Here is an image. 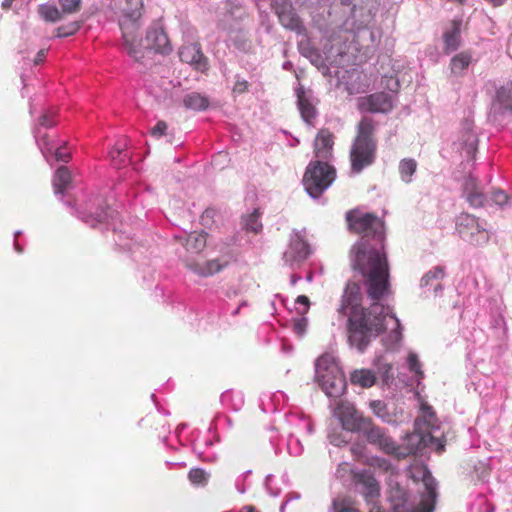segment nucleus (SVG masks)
<instances>
[{
	"label": "nucleus",
	"instance_id": "412c9836",
	"mask_svg": "<svg viewBox=\"0 0 512 512\" xmlns=\"http://www.w3.org/2000/svg\"><path fill=\"white\" fill-rule=\"evenodd\" d=\"M464 193L466 194L467 201L471 206L475 208L483 206L485 196L478 188L477 180L472 176L465 179Z\"/></svg>",
	"mask_w": 512,
	"mask_h": 512
},
{
	"label": "nucleus",
	"instance_id": "603ef678",
	"mask_svg": "<svg viewBox=\"0 0 512 512\" xmlns=\"http://www.w3.org/2000/svg\"><path fill=\"white\" fill-rule=\"evenodd\" d=\"M487 2H489L491 5H493L494 7H499V6H502L507 0H486Z\"/></svg>",
	"mask_w": 512,
	"mask_h": 512
},
{
	"label": "nucleus",
	"instance_id": "f8f14e48",
	"mask_svg": "<svg viewBox=\"0 0 512 512\" xmlns=\"http://www.w3.org/2000/svg\"><path fill=\"white\" fill-rule=\"evenodd\" d=\"M138 40L142 43L143 58L147 50H154L162 54H167L171 51L168 36L159 25L150 26L146 32L145 40L143 41L139 36Z\"/></svg>",
	"mask_w": 512,
	"mask_h": 512
},
{
	"label": "nucleus",
	"instance_id": "cd10ccee",
	"mask_svg": "<svg viewBox=\"0 0 512 512\" xmlns=\"http://www.w3.org/2000/svg\"><path fill=\"white\" fill-rule=\"evenodd\" d=\"M495 100L504 111L512 113V86L497 89Z\"/></svg>",
	"mask_w": 512,
	"mask_h": 512
},
{
	"label": "nucleus",
	"instance_id": "dca6fc26",
	"mask_svg": "<svg viewBox=\"0 0 512 512\" xmlns=\"http://www.w3.org/2000/svg\"><path fill=\"white\" fill-rule=\"evenodd\" d=\"M309 246L300 236H295L291 239L287 250L284 252V260L293 264L305 260L309 255Z\"/></svg>",
	"mask_w": 512,
	"mask_h": 512
},
{
	"label": "nucleus",
	"instance_id": "c9c22d12",
	"mask_svg": "<svg viewBox=\"0 0 512 512\" xmlns=\"http://www.w3.org/2000/svg\"><path fill=\"white\" fill-rule=\"evenodd\" d=\"M63 14H74L81 9V0H58Z\"/></svg>",
	"mask_w": 512,
	"mask_h": 512
},
{
	"label": "nucleus",
	"instance_id": "9b49d317",
	"mask_svg": "<svg viewBox=\"0 0 512 512\" xmlns=\"http://www.w3.org/2000/svg\"><path fill=\"white\" fill-rule=\"evenodd\" d=\"M359 432L363 433L370 444L376 445L387 454H394L398 450L393 439L382 428L376 426L370 418Z\"/></svg>",
	"mask_w": 512,
	"mask_h": 512
},
{
	"label": "nucleus",
	"instance_id": "2f4dec72",
	"mask_svg": "<svg viewBox=\"0 0 512 512\" xmlns=\"http://www.w3.org/2000/svg\"><path fill=\"white\" fill-rule=\"evenodd\" d=\"M43 153L44 155L54 154L55 160L58 162L67 163L72 158L71 153L67 149L66 145L57 147L55 150H53V147L45 142V145L43 147Z\"/></svg>",
	"mask_w": 512,
	"mask_h": 512
},
{
	"label": "nucleus",
	"instance_id": "20e7f679",
	"mask_svg": "<svg viewBox=\"0 0 512 512\" xmlns=\"http://www.w3.org/2000/svg\"><path fill=\"white\" fill-rule=\"evenodd\" d=\"M375 129L376 122L372 118L363 117L359 121L349 154L353 173L358 174L375 162L377 151Z\"/></svg>",
	"mask_w": 512,
	"mask_h": 512
},
{
	"label": "nucleus",
	"instance_id": "5fc2aeb1",
	"mask_svg": "<svg viewBox=\"0 0 512 512\" xmlns=\"http://www.w3.org/2000/svg\"><path fill=\"white\" fill-rule=\"evenodd\" d=\"M212 213L213 211L210 209L205 210V212L202 215V219H204L205 217H210Z\"/></svg>",
	"mask_w": 512,
	"mask_h": 512
},
{
	"label": "nucleus",
	"instance_id": "39448f33",
	"mask_svg": "<svg viewBox=\"0 0 512 512\" xmlns=\"http://www.w3.org/2000/svg\"><path fill=\"white\" fill-rule=\"evenodd\" d=\"M437 428V417L432 407L427 403L421 404V415L415 420V429L408 435V452L416 454L425 447H432L442 453L445 449V439L434 435Z\"/></svg>",
	"mask_w": 512,
	"mask_h": 512
},
{
	"label": "nucleus",
	"instance_id": "a878e982",
	"mask_svg": "<svg viewBox=\"0 0 512 512\" xmlns=\"http://www.w3.org/2000/svg\"><path fill=\"white\" fill-rule=\"evenodd\" d=\"M472 61L471 53L467 51L460 52L452 57L450 61V70L455 75H461Z\"/></svg>",
	"mask_w": 512,
	"mask_h": 512
},
{
	"label": "nucleus",
	"instance_id": "de8ad7c7",
	"mask_svg": "<svg viewBox=\"0 0 512 512\" xmlns=\"http://www.w3.org/2000/svg\"><path fill=\"white\" fill-rule=\"evenodd\" d=\"M45 56H46V50H45V49H41V50L37 53V55H36V57H35V59H34V64L38 65V64H40L41 62H43V60H44Z\"/></svg>",
	"mask_w": 512,
	"mask_h": 512
},
{
	"label": "nucleus",
	"instance_id": "f03ea898",
	"mask_svg": "<svg viewBox=\"0 0 512 512\" xmlns=\"http://www.w3.org/2000/svg\"><path fill=\"white\" fill-rule=\"evenodd\" d=\"M389 290V288L387 289ZM379 300H373L371 309H365L361 305L362 294L359 284L348 282L345 286L338 313L348 316L347 330L349 341L352 345L363 351L370 342L371 336H377L385 329L383 323V307L379 305Z\"/></svg>",
	"mask_w": 512,
	"mask_h": 512
},
{
	"label": "nucleus",
	"instance_id": "ea45409f",
	"mask_svg": "<svg viewBox=\"0 0 512 512\" xmlns=\"http://www.w3.org/2000/svg\"><path fill=\"white\" fill-rule=\"evenodd\" d=\"M408 365L409 369L414 372L415 374L419 375L420 377L423 376V372L421 370V364L420 361L415 354H410L408 356Z\"/></svg>",
	"mask_w": 512,
	"mask_h": 512
},
{
	"label": "nucleus",
	"instance_id": "0eeeda50",
	"mask_svg": "<svg viewBox=\"0 0 512 512\" xmlns=\"http://www.w3.org/2000/svg\"><path fill=\"white\" fill-rule=\"evenodd\" d=\"M336 170L327 162L312 161L306 168L303 184L308 194L319 197L334 181Z\"/></svg>",
	"mask_w": 512,
	"mask_h": 512
},
{
	"label": "nucleus",
	"instance_id": "4468645a",
	"mask_svg": "<svg viewBox=\"0 0 512 512\" xmlns=\"http://www.w3.org/2000/svg\"><path fill=\"white\" fill-rule=\"evenodd\" d=\"M360 111L370 113H388L393 109V97L385 92H377L360 97L357 101Z\"/></svg>",
	"mask_w": 512,
	"mask_h": 512
},
{
	"label": "nucleus",
	"instance_id": "49530a36",
	"mask_svg": "<svg viewBox=\"0 0 512 512\" xmlns=\"http://www.w3.org/2000/svg\"><path fill=\"white\" fill-rule=\"evenodd\" d=\"M296 302L299 304H303L305 306V310L303 313H306L308 311V307L310 304L309 298L305 295H300L297 297Z\"/></svg>",
	"mask_w": 512,
	"mask_h": 512
},
{
	"label": "nucleus",
	"instance_id": "3c124183",
	"mask_svg": "<svg viewBox=\"0 0 512 512\" xmlns=\"http://www.w3.org/2000/svg\"><path fill=\"white\" fill-rule=\"evenodd\" d=\"M106 219L104 216L99 215L97 219L92 220L91 222L89 220H85L87 223H90L92 227L95 226L96 223L104 222Z\"/></svg>",
	"mask_w": 512,
	"mask_h": 512
},
{
	"label": "nucleus",
	"instance_id": "c756f323",
	"mask_svg": "<svg viewBox=\"0 0 512 512\" xmlns=\"http://www.w3.org/2000/svg\"><path fill=\"white\" fill-rule=\"evenodd\" d=\"M416 169L417 162L412 158H404L399 163V173L405 183L412 181V176L416 172Z\"/></svg>",
	"mask_w": 512,
	"mask_h": 512
},
{
	"label": "nucleus",
	"instance_id": "79ce46f5",
	"mask_svg": "<svg viewBox=\"0 0 512 512\" xmlns=\"http://www.w3.org/2000/svg\"><path fill=\"white\" fill-rule=\"evenodd\" d=\"M54 116H55V113H53V112H46V113L42 114L38 120L39 125L42 127H45V128H50V127L54 126L56 123L54 120Z\"/></svg>",
	"mask_w": 512,
	"mask_h": 512
},
{
	"label": "nucleus",
	"instance_id": "f257e3e1",
	"mask_svg": "<svg viewBox=\"0 0 512 512\" xmlns=\"http://www.w3.org/2000/svg\"><path fill=\"white\" fill-rule=\"evenodd\" d=\"M347 229L360 236L350 250L351 266L365 278L367 294L379 300L389 286V265L384 250L385 222L378 215L360 208L345 213Z\"/></svg>",
	"mask_w": 512,
	"mask_h": 512
},
{
	"label": "nucleus",
	"instance_id": "37998d69",
	"mask_svg": "<svg viewBox=\"0 0 512 512\" xmlns=\"http://www.w3.org/2000/svg\"><path fill=\"white\" fill-rule=\"evenodd\" d=\"M272 7L277 15L280 14L281 10L292 9V5L289 0H273Z\"/></svg>",
	"mask_w": 512,
	"mask_h": 512
},
{
	"label": "nucleus",
	"instance_id": "6e6552de",
	"mask_svg": "<svg viewBox=\"0 0 512 512\" xmlns=\"http://www.w3.org/2000/svg\"><path fill=\"white\" fill-rule=\"evenodd\" d=\"M456 230L460 237L472 245L481 246L488 243L489 232L478 219L470 214H461L456 221Z\"/></svg>",
	"mask_w": 512,
	"mask_h": 512
},
{
	"label": "nucleus",
	"instance_id": "72a5a7b5",
	"mask_svg": "<svg viewBox=\"0 0 512 512\" xmlns=\"http://www.w3.org/2000/svg\"><path fill=\"white\" fill-rule=\"evenodd\" d=\"M334 512H359L352 506L349 499H338L333 502ZM369 512H382L379 506H374Z\"/></svg>",
	"mask_w": 512,
	"mask_h": 512
},
{
	"label": "nucleus",
	"instance_id": "7ed1b4c3",
	"mask_svg": "<svg viewBox=\"0 0 512 512\" xmlns=\"http://www.w3.org/2000/svg\"><path fill=\"white\" fill-rule=\"evenodd\" d=\"M111 7L122 33L124 50L135 61H141L143 47L138 32L144 14L143 0H112Z\"/></svg>",
	"mask_w": 512,
	"mask_h": 512
},
{
	"label": "nucleus",
	"instance_id": "c85d7f7f",
	"mask_svg": "<svg viewBox=\"0 0 512 512\" xmlns=\"http://www.w3.org/2000/svg\"><path fill=\"white\" fill-rule=\"evenodd\" d=\"M281 24L290 30H297L301 26V21L293 8L290 10H281L280 14L277 15Z\"/></svg>",
	"mask_w": 512,
	"mask_h": 512
},
{
	"label": "nucleus",
	"instance_id": "6ab92c4d",
	"mask_svg": "<svg viewBox=\"0 0 512 512\" xmlns=\"http://www.w3.org/2000/svg\"><path fill=\"white\" fill-rule=\"evenodd\" d=\"M444 52L456 51L461 45V21L452 20L451 28L443 34Z\"/></svg>",
	"mask_w": 512,
	"mask_h": 512
},
{
	"label": "nucleus",
	"instance_id": "2eb2a0df",
	"mask_svg": "<svg viewBox=\"0 0 512 512\" xmlns=\"http://www.w3.org/2000/svg\"><path fill=\"white\" fill-rule=\"evenodd\" d=\"M334 135L327 129L322 128L318 131L314 140V155L317 160L327 162L333 154Z\"/></svg>",
	"mask_w": 512,
	"mask_h": 512
},
{
	"label": "nucleus",
	"instance_id": "58836bf2",
	"mask_svg": "<svg viewBox=\"0 0 512 512\" xmlns=\"http://www.w3.org/2000/svg\"><path fill=\"white\" fill-rule=\"evenodd\" d=\"M79 30L77 23H71L67 26H61L57 28L58 37H66L75 34Z\"/></svg>",
	"mask_w": 512,
	"mask_h": 512
},
{
	"label": "nucleus",
	"instance_id": "ddd939ff",
	"mask_svg": "<svg viewBox=\"0 0 512 512\" xmlns=\"http://www.w3.org/2000/svg\"><path fill=\"white\" fill-rule=\"evenodd\" d=\"M180 60L189 64L195 71L207 74L209 59L202 52L200 43H189L181 46L179 50Z\"/></svg>",
	"mask_w": 512,
	"mask_h": 512
},
{
	"label": "nucleus",
	"instance_id": "393cba45",
	"mask_svg": "<svg viewBox=\"0 0 512 512\" xmlns=\"http://www.w3.org/2000/svg\"><path fill=\"white\" fill-rule=\"evenodd\" d=\"M350 381L352 384L359 385L362 388H369L374 385L376 377L371 370L360 369L351 373Z\"/></svg>",
	"mask_w": 512,
	"mask_h": 512
},
{
	"label": "nucleus",
	"instance_id": "a19ab883",
	"mask_svg": "<svg viewBox=\"0 0 512 512\" xmlns=\"http://www.w3.org/2000/svg\"><path fill=\"white\" fill-rule=\"evenodd\" d=\"M249 90V83L244 79L237 78L233 88H232V94L234 96L241 95Z\"/></svg>",
	"mask_w": 512,
	"mask_h": 512
},
{
	"label": "nucleus",
	"instance_id": "b1692460",
	"mask_svg": "<svg viewBox=\"0 0 512 512\" xmlns=\"http://www.w3.org/2000/svg\"><path fill=\"white\" fill-rule=\"evenodd\" d=\"M261 215L262 212L256 208L252 213L242 216L241 225L243 230H245L247 233H260L263 228V225L260 221Z\"/></svg>",
	"mask_w": 512,
	"mask_h": 512
},
{
	"label": "nucleus",
	"instance_id": "4c0bfd02",
	"mask_svg": "<svg viewBox=\"0 0 512 512\" xmlns=\"http://www.w3.org/2000/svg\"><path fill=\"white\" fill-rule=\"evenodd\" d=\"M444 276V269L442 267H435L427 272L421 279L423 285H428L433 279H441Z\"/></svg>",
	"mask_w": 512,
	"mask_h": 512
},
{
	"label": "nucleus",
	"instance_id": "09e8293b",
	"mask_svg": "<svg viewBox=\"0 0 512 512\" xmlns=\"http://www.w3.org/2000/svg\"><path fill=\"white\" fill-rule=\"evenodd\" d=\"M239 512H260L255 506L253 505H246L243 506Z\"/></svg>",
	"mask_w": 512,
	"mask_h": 512
},
{
	"label": "nucleus",
	"instance_id": "864d4df0",
	"mask_svg": "<svg viewBox=\"0 0 512 512\" xmlns=\"http://www.w3.org/2000/svg\"><path fill=\"white\" fill-rule=\"evenodd\" d=\"M304 326L305 324L302 321H298L295 324V329L297 330L298 333H302L304 331Z\"/></svg>",
	"mask_w": 512,
	"mask_h": 512
},
{
	"label": "nucleus",
	"instance_id": "4be33fe9",
	"mask_svg": "<svg viewBox=\"0 0 512 512\" xmlns=\"http://www.w3.org/2000/svg\"><path fill=\"white\" fill-rule=\"evenodd\" d=\"M126 148L127 139L122 138L116 142L115 146L109 152L111 161L116 168H121L129 162L130 156L126 151Z\"/></svg>",
	"mask_w": 512,
	"mask_h": 512
},
{
	"label": "nucleus",
	"instance_id": "e433bc0d",
	"mask_svg": "<svg viewBox=\"0 0 512 512\" xmlns=\"http://www.w3.org/2000/svg\"><path fill=\"white\" fill-rule=\"evenodd\" d=\"M364 498H365V501L368 503V504H371L372 507L374 506H377L376 505V501L377 499L379 498L380 496V486H379V483H375V487H368V489H364V491L362 492Z\"/></svg>",
	"mask_w": 512,
	"mask_h": 512
},
{
	"label": "nucleus",
	"instance_id": "9d476101",
	"mask_svg": "<svg viewBox=\"0 0 512 512\" xmlns=\"http://www.w3.org/2000/svg\"><path fill=\"white\" fill-rule=\"evenodd\" d=\"M236 260L237 255L232 250H229L219 258L210 259L204 263L192 262L187 264V267L201 277H210L221 272Z\"/></svg>",
	"mask_w": 512,
	"mask_h": 512
},
{
	"label": "nucleus",
	"instance_id": "423d86ee",
	"mask_svg": "<svg viewBox=\"0 0 512 512\" xmlns=\"http://www.w3.org/2000/svg\"><path fill=\"white\" fill-rule=\"evenodd\" d=\"M315 369V378L327 396L337 398L343 395L346 390L345 376L332 354L321 355L316 361Z\"/></svg>",
	"mask_w": 512,
	"mask_h": 512
},
{
	"label": "nucleus",
	"instance_id": "5701e85b",
	"mask_svg": "<svg viewBox=\"0 0 512 512\" xmlns=\"http://www.w3.org/2000/svg\"><path fill=\"white\" fill-rule=\"evenodd\" d=\"M210 104L209 98L199 92H191L184 96L183 105L186 109L201 111L206 110Z\"/></svg>",
	"mask_w": 512,
	"mask_h": 512
},
{
	"label": "nucleus",
	"instance_id": "bb28decb",
	"mask_svg": "<svg viewBox=\"0 0 512 512\" xmlns=\"http://www.w3.org/2000/svg\"><path fill=\"white\" fill-rule=\"evenodd\" d=\"M72 176L65 166L59 167L53 177V186L56 193H63L69 186Z\"/></svg>",
	"mask_w": 512,
	"mask_h": 512
},
{
	"label": "nucleus",
	"instance_id": "f3484780",
	"mask_svg": "<svg viewBox=\"0 0 512 512\" xmlns=\"http://www.w3.org/2000/svg\"><path fill=\"white\" fill-rule=\"evenodd\" d=\"M174 239L181 243L187 252L192 254H200L207 245V233L204 231H193L186 237L174 236Z\"/></svg>",
	"mask_w": 512,
	"mask_h": 512
},
{
	"label": "nucleus",
	"instance_id": "8fccbe9b",
	"mask_svg": "<svg viewBox=\"0 0 512 512\" xmlns=\"http://www.w3.org/2000/svg\"><path fill=\"white\" fill-rule=\"evenodd\" d=\"M15 0H3L2 1V4H1V7L4 9V10H9L13 4Z\"/></svg>",
	"mask_w": 512,
	"mask_h": 512
},
{
	"label": "nucleus",
	"instance_id": "7c9ffc66",
	"mask_svg": "<svg viewBox=\"0 0 512 512\" xmlns=\"http://www.w3.org/2000/svg\"><path fill=\"white\" fill-rule=\"evenodd\" d=\"M38 13L47 22H57L62 18V11L54 5H39Z\"/></svg>",
	"mask_w": 512,
	"mask_h": 512
},
{
	"label": "nucleus",
	"instance_id": "c03bdc74",
	"mask_svg": "<svg viewBox=\"0 0 512 512\" xmlns=\"http://www.w3.org/2000/svg\"><path fill=\"white\" fill-rule=\"evenodd\" d=\"M167 130V124L165 121H158L156 125L153 127L151 134L155 137H161L165 134Z\"/></svg>",
	"mask_w": 512,
	"mask_h": 512
},
{
	"label": "nucleus",
	"instance_id": "aec40b11",
	"mask_svg": "<svg viewBox=\"0 0 512 512\" xmlns=\"http://www.w3.org/2000/svg\"><path fill=\"white\" fill-rule=\"evenodd\" d=\"M424 485L426 489V495L422 497L418 506L413 512H432L435 508L436 503V484L433 479H425Z\"/></svg>",
	"mask_w": 512,
	"mask_h": 512
},
{
	"label": "nucleus",
	"instance_id": "f704fd0d",
	"mask_svg": "<svg viewBox=\"0 0 512 512\" xmlns=\"http://www.w3.org/2000/svg\"><path fill=\"white\" fill-rule=\"evenodd\" d=\"M353 478H354V481L357 484H361L364 489H368V487H371V486L375 487V483L378 482L375 479V477L367 471L355 473Z\"/></svg>",
	"mask_w": 512,
	"mask_h": 512
},
{
	"label": "nucleus",
	"instance_id": "a211bd4d",
	"mask_svg": "<svg viewBox=\"0 0 512 512\" xmlns=\"http://www.w3.org/2000/svg\"><path fill=\"white\" fill-rule=\"evenodd\" d=\"M297 105L303 120L312 124L317 115V110L311 102V92H307L303 86L296 89Z\"/></svg>",
	"mask_w": 512,
	"mask_h": 512
},
{
	"label": "nucleus",
	"instance_id": "1a4fd4ad",
	"mask_svg": "<svg viewBox=\"0 0 512 512\" xmlns=\"http://www.w3.org/2000/svg\"><path fill=\"white\" fill-rule=\"evenodd\" d=\"M334 414L341 422L343 429L349 432H359L369 419L364 417L354 405L343 401L337 404Z\"/></svg>",
	"mask_w": 512,
	"mask_h": 512
},
{
	"label": "nucleus",
	"instance_id": "a18cd8bd",
	"mask_svg": "<svg viewBox=\"0 0 512 512\" xmlns=\"http://www.w3.org/2000/svg\"><path fill=\"white\" fill-rule=\"evenodd\" d=\"M492 200L498 205H503L507 202L508 196L505 192L497 190L493 192Z\"/></svg>",
	"mask_w": 512,
	"mask_h": 512
},
{
	"label": "nucleus",
	"instance_id": "473e14b6",
	"mask_svg": "<svg viewBox=\"0 0 512 512\" xmlns=\"http://www.w3.org/2000/svg\"><path fill=\"white\" fill-rule=\"evenodd\" d=\"M209 473H207L204 469L201 468H192L188 472L189 481L196 486H204L208 483Z\"/></svg>",
	"mask_w": 512,
	"mask_h": 512
},
{
	"label": "nucleus",
	"instance_id": "6e6d98bb",
	"mask_svg": "<svg viewBox=\"0 0 512 512\" xmlns=\"http://www.w3.org/2000/svg\"><path fill=\"white\" fill-rule=\"evenodd\" d=\"M475 143H476V139H473L472 142H471L470 148H469V152L470 151L474 152L476 150Z\"/></svg>",
	"mask_w": 512,
	"mask_h": 512
}]
</instances>
